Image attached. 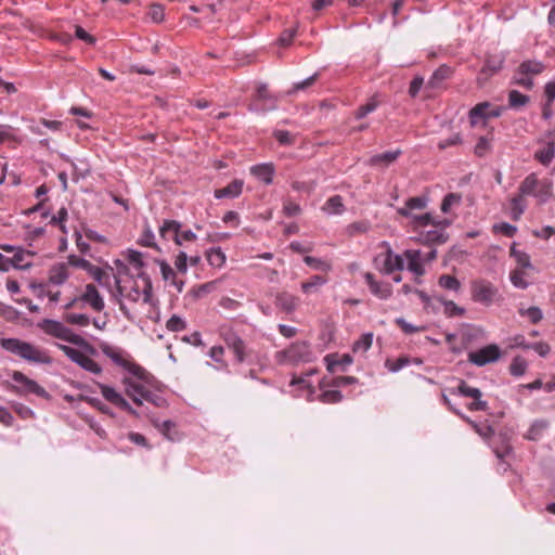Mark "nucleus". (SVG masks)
I'll list each match as a JSON object with an SVG mask.
<instances>
[{"instance_id": "nucleus-19", "label": "nucleus", "mask_w": 555, "mask_h": 555, "mask_svg": "<svg viewBox=\"0 0 555 555\" xmlns=\"http://www.w3.org/2000/svg\"><path fill=\"white\" fill-rule=\"evenodd\" d=\"M364 280L371 293L379 299H387L392 294V287L389 283L378 282L371 272L364 273Z\"/></svg>"}, {"instance_id": "nucleus-24", "label": "nucleus", "mask_w": 555, "mask_h": 555, "mask_svg": "<svg viewBox=\"0 0 555 555\" xmlns=\"http://www.w3.org/2000/svg\"><path fill=\"white\" fill-rule=\"evenodd\" d=\"M404 257L408 260V269L417 276H422L425 273V269L422 263V253L420 250H405Z\"/></svg>"}, {"instance_id": "nucleus-23", "label": "nucleus", "mask_w": 555, "mask_h": 555, "mask_svg": "<svg viewBox=\"0 0 555 555\" xmlns=\"http://www.w3.org/2000/svg\"><path fill=\"white\" fill-rule=\"evenodd\" d=\"M70 275L69 264L60 262L53 264L49 270V282L54 285H62Z\"/></svg>"}, {"instance_id": "nucleus-12", "label": "nucleus", "mask_w": 555, "mask_h": 555, "mask_svg": "<svg viewBox=\"0 0 555 555\" xmlns=\"http://www.w3.org/2000/svg\"><path fill=\"white\" fill-rule=\"evenodd\" d=\"M503 108L493 106L489 102H481L475 105L468 112L469 122L473 127L477 126L481 120L486 121L489 118H496L502 115Z\"/></svg>"}, {"instance_id": "nucleus-49", "label": "nucleus", "mask_w": 555, "mask_h": 555, "mask_svg": "<svg viewBox=\"0 0 555 555\" xmlns=\"http://www.w3.org/2000/svg\"><path fill=\"white\" fill-rule=\"evenodd\" d=\"M373 343V334H363L352 347L353 352H365L367 351Z\"/></svg>"}, {"instance_id": "nucleus-31", "label": "nucleus", "mask_w": 555, "mask_h": 555, "mask_svg": "<svg viewBox=\"0 0 555 555\" xmlns=\"http://www.w3.org/2000/svg\"><path fill=\"white\" fill-rule=\"evenodd\" d=\"M322 209L331 215L341 214L345 209L343 197L340 195L330 197L323 205Z\"/></svg>"}, {"instance_id": "nucleus-36", "label": "nucleus", "mask_w": 555, "mask_h": 555, "mask_svg": "<svg viewBox=\"0 0 555 555\" xmlns=\"http://www.w3.org/2000/svg\"><path fill=\"white\" fill-rule=\"evenodd\" d=\"M525 208V195H522L519 191V193L511 199V211L513 219L518 220L524 214Z\"/></svg>"}, {"instance_id": "nucleus-2", "label": "nucleus", "mask_w": 555, "mask_h": 555, "mask_svg": "<svg viewBox=\"0 0 555 555\" xmlns=\"http://www.w3.org/2000/svg\"><path fill=\"white\" fill-rule=\"evenodd\" d=\"M115 291H111L113 297L116 298L122 314L130 319L129 310L124 304V299L131 302H138L140 299L144 304L152 300V283L149 276L139 274L137 278L128 274V269L122 267L116 275H114Z\"/></svg>"}, {"instance_id": "nucleus-8", "label": "nucleus", "mask_w": 555, "mask_h": 555, "mask_svg": "<svg viewBox=\"0 0 555 555\" xmlns=\"http://www.w3.org/2000/svg\"><path fill=\"white\" fill-rule=\"evenodd\" d=\"M275 358L281 364L308 362L311 359L310 346L306 341H296L287 349L278 351Z\"/></svg>"}, {"instance_id": "nucleus-56", "label": "nucleus", "mask_w": 555, "mask_h": 555, "mask_svg": "<svg viewBox=\"0 0 555 555\" xmlns=\"http://www.w3.org/2000/svg\"><path fill=\"white\" fill-rule=\"evenodd\" d=\"M526 276V270L515 269L511 272V281L514 286L518 288H526L528 286V283L525 279Z\"/></svg>"}, {"instance_id": "nucleus-25", "label": "nucleus", "mask_w": 555, "mask_h": 555, "mask_svg": "<svg viewBox=\"0 0 555 555\" xmlns=\"http://www.w3.org/2000/svg\"><path fill=\"white\" fill-rule=\"evenodd\" d=\"M427 199L422 196L410 197L403 207L397 209V212L405 218L413 217V210H422L426 207Z\"/></svg>"}, {"instance_id": "nucleus-37", "label": "nucleus", "mask_w": 555, "mask_h": 555, "mask_svg": "<svg viewBox=\"0 0 555 555\" xmlns=\"http://www.w3.org/2000/svg\"><path fill=\"white\" fill-rule=\"evenodd\" d=\"M460 417L466 422L469 426H472V428L479 435L481 436L482 438L485 439H488L490 438L494 430L492 429L491 426L489 425H485V426H480L478 425L476 422H474L470 417L466 416L465 414H460Z\"/></svg>"}, {"instance_id": "nucleus-3", "label": "nucleus", "mask_w": 555, "mask_h": 555, "mask_svg": "<svg viewBox=\"0 0 555 555\" xmlns=\"http://www.w3.org/2000/svg\"><path fill=\"white\" fill-rule=\"evenodd\" d=\"M0 345L4 350L16 354L29 362L44 364L51 363V357L46 350L27 341L17 338H2L0 340Z\"/></svg>"}, {"instance_id": "nucleus-63", "label": "nucleus", "mask_w": 555, "mask_h": 555, "mask_svg": "<svg viewBox=\"0 0 555 555\" xmlns=\"http://www.w3.org/2000/svg\"><path fill=\"white\" fill-rule=\"evenodd\" d=\"M410 363L409 358L406 357H400L397 360H387L386 361V367L391 372H398L402 367L406 366Z\"/></svg>"}, {"instance_id": "nucleus-39", "label": "nucleus", "mask_w": 555, "mask_h": 555, "mask_svg": "<svg viewBox=\"0 0 555 555\" xmlns=\"http://www.w3.org/2000/svg\"><path fill=\"white\" fill-rule=\"evenodd\" d=\"M153 425L169 440H175L176 438V424L171 421L159 422L157 420H153Z\"/></svg>"}, {"instance_id": "nucleus-27", "label": "nucleus", "mask_w": 555, "mask_h": 555, "mask_svg": "<svg viewBox=\"0 0 555 555\" xmlns=\"http://www.w3.org/2000/svg\"><path fill=\"white\" fill-rule=\"evenodd\" d=\"M275 304L276 307L289 313L297 309L300 304V299L295 295L283 292L276 296Z\"/></svg>"}, {"instance_id": "nucleus-40", "label": "nucleus", "mask_w": 555, "mask_h": 555, "mask_svg": "<svg viewBox=\"0 0 555 555\" xmlns=\"http://www.w3.org/2000/svg\"><path fill=\"white\" fill-rule=\"evenodd\" d=\"M439 301L442 304V306H443V313L448 318H454V317H462V315H464L465 309L460 307V306H457L454 301L447 300V299H443V298H440Z\"/></svg>"}, {"instance_id": "nucleus-20", "label": "nucleus", "mask_w": 555, "mask_h": 555, "mask_svg": "<svg viewBox=\"0 0 555 555\" xmlns=\"http://www.w3.org/2000/svg\"><path fill=\"white\" fill-rule=\"evenodd\" d=\"M80 300L88 304L96 312H101L105 307L103 297L100 295L96 286L91 283L86 285Z\"/></svg>"}, {"instance_id": "nucleus-35", "label": "nucleus", "mask_w": 555, "mask_h": 555, "mask_svg": "<svg viewBox=\"0 0 555 555\" xmlns=\"http://www.w3.org/2000/svg\"><path fill=\"white\" fill-rule=\"evenodd\" d=\"M530 101V98L517 90H511L508 92V105L512 108L519 109L526 106Z\"/></svg>"}, {"instance_id": "nucleus-29", "label": "nucleus", "mask_w": 555, "mask_h": 555, "mask_svg": "<svg viewBox=\"0 0 555 555\" xmlns=\"http://www.w3.org/2000/svg\"><path fill=\"white\" fill-rule=\"evenodd\" d=\"M452 73L453 72L451 67L447 65L440 66L431 75L430 79L427 82V88L439 89L442 82L452 76Z\"/></svg>"}, {"instance_id": "nucleus-46", "label": "nucleus", "mask_w": 555, "mask_h": 555, "mask_svg": "<svg viewBox=\"0 0 555 555\" xmlns=\"http://www.w3.org/2000/svg\"><path fill=\"white\" fill-rule=\"evenodd\" d=\"M518 313L521 317H527L530 320V322L533 324L539 323L543 318V313H542L541 309L538 307H529L527 309L521 307L518 309Z\"/></svg>"}, {"instance_id": "nucleus-6", "label": "nucleus", "mask_w": 555, "mask_h": 555, "mask_svg": "<svg viewBox=\"0 0 555 555\" xmlns=\"http://www.w3.org/2000/svg\"><path fill=\"white\" fill-rule=\"evenodd\" d=\"M60 350L64 352V354L69 358L73 362L78 364L81 369L95 374L100 375L102 373V367L100 364H98L92 357L98 354V351L95 350V353L88 352L83 348L76 349L73 347H69L67 345H56Z\"/></svg>"}, {"instance_id": "nucleus-41", "label": "nucleus", "mask_w": 555, "mask_h": 555, "mask_svg": "<svg viewBox=\"0 0 555 555\" xmlns=\"http://www.w3.org/2000/svg\"><path fill=\"white\" fill-rule=\"evenodd\" d=\"M171 228L178 231L179 228H181V224L176 220H165L159 227L160 236L165 240L171 238L175 241V230H171Z\"/></svg>"}, {"instance_id": "nucleus-30", "label": "nucleus", "mask_w": 555, "mask_h": 555, "mask_svg": "<svg viewBox=\"0 0 555 555\" xmlns=\"http://www.w3.org/2000/svg\"><path fill=\"white\" fill-rule=\"evenodd\" d=\"M327 282L325 276L313 275L309 280L301 283L300 287L302 293L311 294L318 292V289Z\"/></svg>"}, {"instance_id": "nucleus-26", "label": "nucleus", "mask_w": 555, "mask_h": 555, "mask_svg": "<svg viewBox=\"0 0 555 555\" xmlns=\"http://www.w3.org/2000/svg\"><path fill=\"white\" fill-rule=\"evenodd\" d=\"M243 180L235 179L232 182H230L227 186L215 190L214 195L216 198H235L241 195L243 191Z\"/></svg>"}, {"instance_id": "nucleus-55", "label": "nucleus", "mask_w": 555, "mask_h": 555, "mask_svg": "<svg viewBox=\"0 0 555 555\" xmlns=\"http://www.w3.org/2000/svg\"><path fill=\"white\" fill-rule=\"evenodd\" d=\"M139 244L142 246L158 249V246L155 243V235L149 225H146L144 228V231H143L141 237L139 238Z\"/></svg>"}, {"instance_id": "nucleus-62", "label": "nucleus", "mask_w": 555, "mask_h": 555, "mask_svg": "<svg viewBox=\"0 0 555 555\" xmlns=\"http://www.w3.org/2000/svg\"><path fill=\"white\" fill-rule=\"evenodd\" d=\"M166 327L170 332H181L185 330L186 323L178 315H172L166 323Z\"/></svg>"}, {"instance_id": "nucleus-47", "label": "nucleus", "mask_w": 555, "mask_h": 555, "mask_svg": "<svg viewBox=\"0 0 555 555\" xmlns=\"http://www.w3.org/2000/svg\"><path fill=\"white\" fill-rule=\"evenodd\" d=\"M208 354L214 361H216L220 365V369H222V370L229 369L228 362L223 359L224 348L222 346L211 347Z\"/></svg>"}, {"instance_id": "nucleus-21", "label": "nucleus", "mask_w": 555, "mask_h": 555, "mask_svg": "<svg viewBox=\"0 0 555 555\" xmlns=\"http://www.w3.org/2000/svg\"><path fill=\"white\" fill-rule=\"evenodd\" d=\"M34 253L30 250H26L22 247L16 249L10 260L12 261L13 269L17 270H27L33 267V257Z\"/></svg>"}, {"instance_id": "nucleus-48", "label": "nucleus", "mask_w": 555, "mask_h": 555, "mask_svg": "<svg viewBox=\"0 0 555 555\" xmlns=\"http://www.w3.org/2000/svg\"><path fill=\"white\" fill-rule=\"evenodd\" d=\"M371 229V223L367 220L354 221L347 227V233L351 236L366 233Z\"/></svg>"}, {"instance_id": "nucleus-17", "label": "nucleus", "mask_w": 555, "mask_h": 555, "mask_svg": "<svg viewBox=\"0 0 555 555\" xmlns=\"http://www.w3.org/2000/svg\"><path fill=\"white\" fill-rule=\"evenodd\" d=\"M14 382L21 385L20 391L24 393H35L39 397H47L48 393L43 387L37 384L35 380L28 378L25 374L20 371H14L12 374Z\"/></svg>"}, {"instance_id": "nucleus-57", "label": "nucleus", "mask_w": 555, "mask_h": 555, "mask_svg": "<svg viewBox=\"0 0 555 555\" xmlns=\"http://www.w3.org/2000/svg\"><path fill=\"white\" fill-rule=\"evenodd\" d=\"M66 322L79 326H88L90 324V318L82 313H68L65 315Z\"/></svg>"}, {"instance_id": "nucleus-44", "label": "nucleus", "mask_w": 555, "mask_h": 555, "mask_svg": "<svg viewBox=\"0 0 555 555\" xmlns=\"http://www.w3.org/2000/svg\"><path fill=\"white\" fill-rule=\"evenodd\" d=\"M527 366V361L522 357L517 356L509 364V373L513 376H521L526 373Z\"/></svg>"}, {"instance_id": "nucleus-13", "label": "nucleus", "mask_w": 555, "mask_h": 555, "mask_svg": "<svg viewBox=\"0 0 555 555\" xmlns=\"http://www.w3.org/2000/svg\"><path fill=\"white\" fill-rule=\"evenodd\" d=\"M382 247L385 248L384 253H380L375 261L383 259V267L380 269L385 274H390L396 270L401 271L404 268V260L401 256L395 255L388 243L384 242Z\"/></svg>"}, {"instance_id": "nucleus-60", "label": "nucleus", "mask_w": 555, "mask_h": 555, "mask_svg": "<svg viewBox=\"0 0 555 555\" xmlns=\"http://www.w3.org/2000/svg\"><path fill=\"white\" fill-rule=\"evenodd\" d=\"M343 399L339 390H325L320 395V401L323 403H337Z\"/></svg>"}, {"instance_id": "nucleus-16", "label": "nucleus", "mask_w": 555, "mask_h": 555, "mask_svg": "<svg viewBox=\"0 0 555 555\" xmlns=\"http://www.w3.org/2000/svg\"><path fill=\"white\" fill-rule=\"evenodd\" d=\"M99 388L105 400L126 411L130 415H138L137 411L114 388L104 384H99Z\"/></svg>"}, {"instance_id": "nucleus-50", "label": "nucleus", "mask_w": 555, "mask_h": 555, "mask_svg": "<svg viewBox=\"0 0 555 555\" xmlns=\"http://www.w3.org/2000/svg\"><path fill=\"white\" fill-rule=\"evenodd\" d=\"M548 426L546 421H537L531 425L529 430L526 434V438L529 440H537L541 436V434L546 429Z\"/></svg>"}, {"instance_id": "nucleus-28", "label": "nucleus", "mask_w": 555, "mask_h": 555, "mask_svg": "<svg viewBox=\"0 0 555 555\" xmlns=\"http://www.w3.org/2000/svg\"><path fill=\"white\" fill-rule=\"evenodd\" d=\"M250 173L266 184L272 183L274 166L272 164H259L250 168Z\"/></svg>"}, {"instance_id": "nucleus-22", "label": "nucleus", "mask_w": 555, "mask_h": 555, "mask_svg": "<svg viewBox=\"0 0 555 555\" xmlns=\"http://www.w3.org/2000/svg\"><path fill=\"white\" fill-rule=\"evenodd\" d=\"M400 154H401L400 150L388 151V152H385L382 154H376V155H373L372 157H370L367 159L366 164L370 167H374V168H387L388 166H390L392 163H395L397 160V158L400 156Z\"/></svg>"}, {"instance_id": "nucleus-61", "label": "nucleus", "mask_w": 555, "mask_h": 555, "mask_svg": "<svg viewBox=\"0 0 555 555\" xmlns=\"http://www.w3.org/2000/svg\"><path fill=\"white\" fill-rule=\"evenodd\" d=\"M493 232L501 233L506 237H513L517 232V228L507 222H502L493 225Z\"/></svg>"}, {"instance_id": "nucleus-18", "label": "nucleus", "mask_w": 555, "mask_h": 555, "mask_svg": "<svg viewBox=\"0 0 555 555\" xmlns=\"http://www.w3.org/2000/svg\"><path fill=\"white\" fill-rule=\"evenodd\" d=\"M224 343L229 349H231L238 363H243L247 357L248 351L244 340L235 333H228L223 336Z\"/></svg>"}, {"instance_id": "nucleus-14", "label": "nucleus", "mask_w": 555, "mask_h": 555, "mask_svg": "<svg viewBox=\"0 0 555 555\" xmlns=\"http://www.w3.org/2000/svg\"><path fill=\"white\" fill-rule=\"evenodd\" d=\"M457 392L464 397H469L474 399V401L467 405L469 411L488 410V402L481 400L482 392L480 391V389L470 387L464 380H462L457 387Z\"/></svg>"}, {"instance_id": "nucleus-32", "label": "nucleus", "mask_w": 555, "mask_h": 555, "mask_svg": "<svg viewBox=\"0 0 555 555\" xmlns=\"http://www.w3.org/2000/svg\"><path fill=\"white\" fill-rule=\"evenodd\" d=\"M92 279H94L100 285L111 287V275L109 273L96 266L91 264L87 271Z\"/></svg>"}, {"instance_id": "nucleus-59", "label": "nucleus", "mask_w": 555, "mask_h": 555, "mask_svg": "<svg viewBox=\"0 0 555 555\" xmlns=\"http://www.w3.org/2000/svg\"><path fill=\"white\" fill-rule=\"evenodd\" d=\"M491 149V140L487 137H480L475 145V154L483 157Z\"/></svg>"}, {"instance_id": "nucleus-11", "label": "nucleus", "mask_w": 555, "mask_h": 555, "mask_svg": "<svg viewBox=\"0 0 555 555\" xmlns=\"http://www.w3.org/2000/svg\"><path fill=\"white\" fill-rule=\"evenodd\" d=\"M502 356L501 349L495 344L487 345L478 350L468 352V361L477 366H485L496 362Z\"/></svg>"}, {"instance_id": "nucleus-52", "label": "nucleus", "mask_w": 555, "mask_h": 555, "mask_svg": "<svg viewBox=\"0 0 555 555\" xmlns=\"http://www.w3.org/2000/svg\"><path fill=\"white\" fill-rule=\"evenodd\" d=\"M412 218L413 224L416 227L417 231L421 229H425L429 224L437 223L438 221L434 220L431 215L426 212L423 215H414Z\"/></svg>"}, {"instance_id": "nucleus-53", "label": "nucleus", "mask_w": 555, "mask_h": 555, "mask_svg": "<svg viewBox=\"0 0 555 555\" xmlns=\"http://www.w3.org/2000/svg\"><path fill=\"white\" fill-rule=\"evenodd\" d=\"M461 203V195L456 193H449L444 196L440 209L442 212H450L452 206L459 205Z\"/></svg>"}, {"instance_id": "nucleus-15", "label": "nucleus", "mask_w": 555, "mask_h": 555, "mask_svg": "<svg viewBox=\"0 0 555 555\" xmlns=\"http://www.w3.org/2000/svg\"><path fill=\"white\" fill-rule=\"evenodd\" d=\"M504 57L501 55L488 56L479 75L477 76V83L482 87L491 76L502 69Z\"/></svg>"}, {"instance_id": "nucleus-38", "label": "nucleus", "mask_w": 555, "mask_h": 555, "mask_svg": "<svg viewBox=\"0 0 555 555\" xmlns=\"http://www.w3.org/2000/svg\"><path fill=\"white\" fill-rule=\"evenodd\" d=\"M509 254L515 258L517 262L516 269L527 270L531 268L529 255L525 251L516 250L515 244L512 245Z\"/></svg>"}, {"instance_id": "nucleus-34", "label": "nucleus", "mask_w": 555, "mask_h": 555, "mask_svg": "<svg viewBox=\"0 0 555 555\" xmlns=\"http://www.w3.org/2000/svg\"><path fill=\"white\" fill-rule=\"evenodd\" d=\"M438 285L447 291L459 293L461 291V282L453 275L442 274L438 279Z\"/></svg>"}, {"instance_id": "nucleus-58", "label": "nucleus", "mask_w": 555, "mask_h": 555, "mask_svg": "<svg viewBox=\"0 0 555 555\" xmlns=\"http://www.w3.org/2000/svg\"><path fill=\"white\" fill-rule=\"evenodd\" d=\"M186 249L188 246H185L184 250H180L175 259V267L180 273H186L188 271L189 255Z\"/></svg>"}, {"instance_id": "nucleus-33", "label": "nucleus", "mask_w": 555, "mask_h": 555, "mask_svg": "<svg viewBox=\"0 0 555 555\" xmlns=\"http://www.w3.org/2000/svg\"><path fill=\"white\" fill-rule=\"evenodd\" d=\"M555 155V142H548L543 149L535 152V158L544 166L550 165Z\"/></svg>"}, {"instance_id": "nucleus-64", "label": "nucleus", "mask_w": 555, "mask_h": 555, "mask_svg": "<svg viewBox=\"0 0 555 555\" xmlns=\"http://www.w3.org/2000/svg\"><path fill=\"white\" fill-rule=\"evenodd\" d=\"M67 263L69 264V268L76 267V268H80L85 271H88L90 269V266L92 264L90 261H88L83 258L77 257L75 255H70L68 257Z\"/></svg>"}, {"instance_id": "nucleus-10", "label": "nucleus", "mask_w": 555, "mask_h": 555, "mask_svg": "<svg viewBox=\"0 0 555 555\" xmlns=\"http://www.w3.org/2000/svg\"><path fill=\"white\" fill-rule=\"evenodd\" d=\"M451 224V221L444 219L434 223V229L426 230L421 229L417 231L416 241L423 245H439L443 244L448 240V234L446 233V228Z\"/></svg>"}, {"instance_id": "nucleus-51", "label": "nucleus", "mask_w": 555, "mask_h": 555, "mask_svg": "<svg viewBox=\"0 0 555 555\" xmlns=\"http://www.w3.org/2000/svg\"><path fill=\"white\" fill-rule=\"evenodd\" d=\"M304 261L307 266L315 269V270H321V271H324V272H328L331 271L332 269V266L330 262L325 261V260H322L320 258H315V257H311V256H306L304 258Z\"/></svg>"}, {"instance_id": "nucleus-4", "label": "nucleus", "mask_w": 555, "mask_h": 555, "mask_svg": "<svg viewBox=\"0 0 555 555\" xmlns=\"http://www.w3.org/2000/svg\"><path fill=\"white\" fill-rule=\"evenodd\" d=\"M39 327L47 334L52 337L59 338L61 340L70 343L80 348H83L88 352L95 353V348L87 341L80 335L75 334L70 328L65 326L62 322L54 320H43L39 323Z\"/></svg>"}, {"instance_id": "nucleus-45", "label": "nucleus", "mask_w": 555, "mask_h": 555, "mask_svg": "<svg viewBox=\"0 0 555 555\" xmlns=\"http://www.w3.org/2000/svg\"><path fill=\"white\" fill-rule=\"evenodd\" d=\"M379 105V102L375 96L371 98L370 101L363 105H361L356 112L354 117L357 119L364 118L367 114L374 112Z\"/></svg>"}, {"instance_id": "nucleus-9", "label": "nucleus", "mask_w": 555, "mask_h": 555, "mask_svg": "<svg viewBox=\"0 0 555 555\" xmlns=\"http://www.w3.org/2000/svg\"><path fill=\"white\" fill-rule=\"evenodd\" d=\"M472 299L483 306H490L500 298L499 289L491 282L477 279L472 282Z\"/></svg>"}, {"instance_id": "nucleus-7", "label": "nucleus", "mask_w": 555, "mask_h": 555, "mask_svg": "<svg viewBox=\"0 0 555 555\" xmlns=\"http://www.w3.org/2000/svg\"><path fill=\"white\" fill-rule=\"evenodd\" d=\"M544 69L545 65L540 61H524L516 69L513 77V82L517 86L530 90L534 86L533 77L542 74Z\"/></svg>"}, {"instance_id": "nucleus-5", "label": "nucleus", "mask_w": 555, "mask_h": 555, "mask_svg": "<svg viewBox=\"0 0 555 555\" xmlns=\"http://www.w3.org/2000/svg\"><path fill=\"white\" fill-rule=\"evenodd\" d=\"M518 191L525 196H533L539 204H543L553 196V183L548 179H539L537 173H530L520 183Z\"/></svg>"}, {"instance_id": "nucleus-1", "label": "nucleus", "mask_w": 555, "mask_h": 555, "mask_svg": "<svg viewBox=\"0 0 555 555\" xmlns=\"http://www.w3.org/2000/svg\"><path fill=\"white\" fill-rule=\"evenodd\" d=\"M101 350L115 364L122 366L132 375V377H125L122 383L126 395L135 404L142 405L143 400L156 406L166 404V400L162 396L149 388L152 385L153 376L144 367L131 361L129 356L119 348L104 344L101 346Z\"/></svg>"}, {"instance_id": "nucleus-42", "label": "nucleus", "mask_w": 555, "mask_h": 555, "mask_svg": "<svg viewBox=\"0 0 555 555\" xmlns=\"http://www.w3.org/2000/svg\"><path fill=\"white\" fill-rule=\"evenodd\" d=\"M207 261L210 266L220 268L225 262V255L220 248H211L206 253Z\"/></svg>"}, {"instance_id": "nucleus-43", "label": "nucleus", "mask_w": 555, "mask_h": 555, "mask_svg": "<svg viewBox=\"0 0 555 555\" xmlns=\"http://www.w3.org/2000/svg\"><path fill=\"white\" fill-rule=\"evenodd\" d=\"M175 231V243L178 246H183L184 243H193L196 241L197 236L195 233H193L191 230L181 231V228L177 231Z\"/></svg>"}, {"instance_id": "nucleus-54", "label": "nucleus", "mask_w": 555, "mask_h": 555, "mask_svg": "<svg viewBox=\"0 0 555 555\" xmlns=\"http://www.w3.org/2000/svg\"><path fill=\"white\" fill-rule=\"evenodd\" d=\"M147 14L154 23H162L165 20V8L159 3H153L149 7Z\"/></svg>"}]
</instances>
